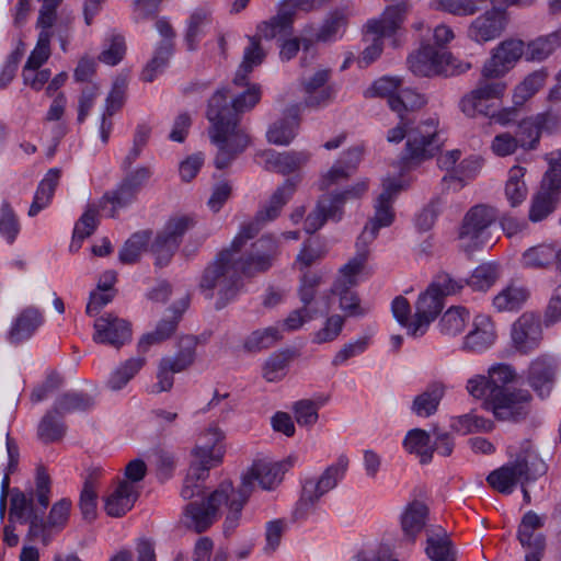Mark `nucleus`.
Wrapping results in <instances>:
<instances>
[{"label":"nucleus","instance_id":"obj_1","mask_svg":"<svg viewBox=\"0 0 561 561\" xmlns=\"http://www.w3.org/2000/svg\"><path fill=\"white\" fill-rule=\"evenodd\" d=\"M291 466L290 458L282 462L266 459L253 461L241 476V483L237 489L231 481H224L207 497L190 502L184 507L183 525L195 533H204L220 517V507L226 506L224 531H234L240 524L242 510L255 490V483L263 490H274Z\"/></svg>","mask_w":561,"mask_h":561},{"label":"nucleus","instance_id":"obj_2","mask_svg":"<svg viewBox=\"0 0 561 561\" xmlns=\"http://www.w3.org/2000/svg\"><path fill=\"white\" fill-rule=\"evenodd\" d=\"M297 183L298 180L293 178L287 179L278 186L255 216L240 226L230 245L222 249L215 260L205 267L198 288L206 299H213L216 291L215 308L217 310L224 309L232 301L242 287V273L234 260L236 252L245 248L248 242L254 239L267 222L279 216L282 208L295 194Z\"/></svg>","mask_w":561,"mask_h":561},{"label":"nucleus","instance_id":"obj_3","mask_svg":"<svg viewBox=\"0 0 561 561\" xmlns=\"http://www.w3.org/2000/svg\"><path fill=\"white\" fill-rule=\"evenodd\" d=\"M224 438L217 426H210L203 433L192 450L193 460L181 490L184 500L206 497L204 481L208 478L210 468L217 466L222 458V448L219 445Z\"/></svg>","mask_w":561,"mask_h":561},{"label":"nucleus","instance_id":"obj_4","mask_svg":"<svg viewBox=\"0 0 561 561\" xmlns=\"http://www.w3.org/2000/svg\"><path fill=\"white\" fill-rule=\"evenodd\" d=\"M35 494L41 508L38 514H34L32 517L26 538L30 541L41 540L46 546L49 543L53 535L66 526L71 502L68 499H61L56 502L51 506L47 519H44V513L49 504L50 494V479L44 468L37 469Z\"/></svg>","mask_w":561,"mask_h":561},{"label":"nucleus","instance_id":"obj_5","mask_svg":"<svg viewBox=\"0 0 561 561\" xmlns=\"http://www.w3.org/2000/svg\"><path fill=\"white\" fill-rule=\"evenodd\" d=\"M462 288V279H454L447 273L437 274L427 289L419 296L414 319L408 327V334L414 337L425 334L428 325L442 312L444 298L459 293Z\"/></svg>","mask_w":561,"mask_h":561},{"label":"nucleus","instance_id":"obj_6","mask_svg":"<svg viewBox=\"0 0 561 561\" xmlns=\"http://www.w3.org/2000/svg\"><path fill=\"white\" fill-rule=\"evenodd\" d=\"M546 471L547 466L540 458L529 450H523L515 460L489 473L486 481L494 490L503 494H511L515 485L519 483L524 500L529 503L530 495L525 485L537 480Z\"/></svg>","mask_w":561,"mask_h":561},{"label":"nucleus","instance_id":"obj_7","mask_svg":"<svg viewBox=\"0 0 561 561\" xmlns=\"http://www.w3.org/2000/svg\"><path fill=\"white\" fill-rule=\"evenodd\" d=\"M400 123L388 130L387 140L399 144L408 138L402 156L404 162H420L432 158L439 148L436 133L437 122L433 118L411 128L412 121L408 116L399 117Z\"/></svg>","mask_w":561,"mask_h":561},{"label":"nucleus","instance_id":"obj_8","mask_svg":"<svg viewBox=\"0 0 561 561\" xmlns=\"http://www.w3.org/2000/svg\"><path fill=\"white\" fill-rule=\"evenodd\" d=\"M231 92L228 88L217 90L208 102L206 116L216 128V137L218 138L225 130L224 124L229 128L239 127V115L245 111L253 108L261 99L259 85H252L248 90L232 98L229 102L228 98Z\"/></svg>","mask_w":561,"mask_h":561},{"label":"nucleus","instance_id":"obj_9","mask_svg":"<svg viewBox=\"0 0 561 561\" xmlns=\"http://www.w3.org/2000/svg\"><path fill=\"white\" fill-rule=\"evenodd\" d=\"M347 467L348 458L345 455H341L336 462L329 466L319 478L306 479L294 511L295 519H306L314 511L321 496L334 489L339 481L343 479Z\"/></svg>","mask_w":561,"mask_h":561},{"label":"nucleus","instance_id":"obj_10","mask_svg":"<svg viewBox=\"0 0 561 561\" xmlns=\"http://www.w3.org/2000/svg\"><path fill=\"white\" fill-rule=\"evenodd\" d=\"M411 71L420 77H453L471 68L469 62L455 58L450 53L431 44H424L408 59Z\"/></svg>","mask_w":561,"mask_h":561},{"label":"nucleus","instance_id":"obj_11","mask_svg":"<svg viewBox=\"0 0 561 561\" xmlns=\"http://www.w3.org/2000/svg\"><path fill=\"white\" fill-rule=\"evenodd\" d=\"M506 88L507 85L502 79L495 76H485L484 69H482L474 89L461 98L459 108L467 117L471 118L493 116L495 103L502 99Z\"/></svg>","mask_w":561,"mask_h":561},{"label":"nucleus","instance_id":"obj_12","mask_svg":"<svg viewBox=\"0 0 561 561\" xmlns=\"http://www.w3.org/2000/svg\"><path fill=\"white\" fill-rule=\"evenodd\" d=\"M496 218V209L486 205H476L467 211L459 231V240L465 252L471 254L476 250L494 244L489 229Z\"/></svg>","mask_w":561,"mask_h":561},{"label":"nucleus","instance_id":"obj_13","mask_svg":"<svg viewBox=\"0 0 561 561\" xmlns=\"http://www.w3.org/2000/svg\"><path fill=\"white\" fill-rule=\"evenodd\" d=\"M367 183L358 182L341 192L323 194L319 197L316 208L305 220V230L312 234L328 220L340 221L343 217V206L347 201L359 198L367 192Z\"/></svg>","mask_w":561,"mask_h":561},{"label":"nucleus","instance_id":"obj_14","mask_svg":"<svg viewBox=\"0 0 561 561\" xmlns=\"http://www.w3.org/2000/svg\"><path fill=\"white\" fill-rule=\"evenodd\" d=\"M244 248L236 252V263L243 276L253 277L270 271L280 255L279 239L264 234L254 241L250 250L243 253Z\"/></svg>","mask_w":561,"mask_h":561},{"label":"nucleus","instance_id":"obj_15","mask_svg":"<svg viewBox=\"0 0 561 561\" xmlns=\"http://www.w3.org/2000/svg\"><path fill=\"white\" fill-rule=\"evenodd\" d=\"M367 256L368 252L366 250L356 252V255L341 267L339 278L329 290L330 297H339L340 309L346 316H362L364 313L359 305V298L353 287L357 285L356 277L362 272Z\"/></svg>","mask_w":561,"mask_h":561},{"label":"nucleus","instance_id":"obj_16","mask_svg":"<svg viewBox=\"0 0 561 561\" xmlns=\"http://www.w3.org/2000/svg\"><path fill=\"white\" fill-rule=\"evenodd\" d=\"M408 11L405 3L389 5L380 19L369 20L366 24L367 32L376 34L377 37L362 54L358 62L360 67H367L375 61L382 51V36H390L401 26Z\"/></svg>","mask_w":561,"mask_h":561},{"label":"nucleus","instance_id":"obj_17","mask_svg":"<svg viewBox=\"0 0 561 561\" xmlns=\"http://www.w3.org/2000/svg\"><path fill=\"white\" fill-rule=\"evenodd\" d=\"M401 190L400 184L390 182L383 185V191L378 196L375 203V215L364 227L363 232L357 239L356 248L357 252L359 250H367L369 243H371L378 232L383 227H389L394 220V211L392 208V203L394 196Z\"/></svg>","mask_w":561,"mask_h":561},{"label":"nucleus","instance_id":"obj_18","mask_svg":"<svg viewBox=\"0 0 561 561\" xmlns=\"http://www.w3.org/2000/svg\"><path fill=\"white\" fill-rule=\"evenodd\" d=\"M531 394L525 389L496 390L489 403V411L499 421L518 423L530 413Z\"/></svg>","mask_w":561,"mask_h":561},{"label":"nucleus","instance_id":"obj_19","mask_svg":"<svg viewBox=\"0 0 561 561\" xmlns=\"http://www.w3.org/2000/svg\"><path fill=\"white\" fill-rule=\"evenodd\" d=\"M193 226V218L187 216L172 218L167 222L151 245V252L156 255V265L162 267L169 264L183 236Z\"/></svg>","mask_w":561,"mask_h":561},{"label":"nucleus","instance_id":"obj_20","mask_svg":"<svg viewBox=\"0 0 561 561\" xmlns=\"http://www.w3.org/2000/svg\"><path fill=\"white\" fill-rule=\"evenodd\" d=\"M322 283V276L316 272L307 271L300 277L298 297L304 310H309V318L324 316L331 309L329 291L319 294V287Z\"/></svg>","mask_w":561,"mask_h":561},{"label":"nucleus","instance_id":"obj_21","mask_svg":"<svg viewBox=\"0 0 561 561\" xmlns=\"http://www.w3.org/2000/svg\"><path fill=\"white\" fill-rule=\"evenodd\" d=\"M523 56L525 57V44L522 39H505L492 50L482 69L485 76L502 79Z\"/></svg>","mask_w":561,"mask_h":561},{"label":"nucleus","instance_id":"obj_22","mask_svg":"<svg viewBox=\"0 0 561 561\" xmlns=\"http://www.w3.org/2000/svg\"><path fill=\"white\" fill-rule=\"evenodd\" d=\"M224 128L227 130L218 138L216 137L217 130L213 124L209 130L211 141L218 146V152L214 162L216 168L220 170L227 168L249 144L248 136L241 128H229L225 124Z\"/></svg>","mask_w":561,"mask_h":561},{"label":"nucleus","instance_id":"obj_23","mask_svg":"<svg viewBox=\"0 0 561 561\" xmlns=\"http://www.w3.org/2000/svg\"><path fill=\"white\" fill-rule=\"evenodd\" d=\"M93 341L100 344L111 345L121 348L131 340V328L129 322L113 313H105L98 318L93 324Z\"/></svg>","mask_w":561,"mask_h":561},{"label":"nucleus","instance_id":"obj_24","mask_svg":"<svg viewBox=\"0 0 561 561\" xmlns=\"http://www.w3.org/2000/svg\"><path fill=\"white\" fill-rule=\"evenodd\" d=\"M512 342L516 351L528 354L539 347L542 340L540 318L534 313H523L512 325Z\"/></svg>","mask_w":561,"mask_h":561},{"label":"nucleus","instance_id":"obj_25","mask_svg":"<svg viewBox=\"0 0 561 561\" xmlns=\"http://www.w3.org/2000/svg\"><path fill=\"white\" fill-rule=\"evenodd\" d=\"M505 26V10L493 8L471 22L468 36L476 43L483 44L500 37Z\"/></svg>","mask_w":561,"mask_h":561},{"label":"nucleus","instance_id":"obj_26","mask_svg":"<svg viewBox=\"0 0 561 561\" xmlns=\"http://www.w3.org/2000/svg\"><path fill=\"white\" fill-rule=\"evenodd\" d=\"M188 307V297L182 298L176 305L172 306L157 324L153 332L142 335L137 345L138 353L146 354L153 344L161 343L169 339L176 330L182 313Z\"/></svg>","mask_w":561,"mask_h":561},{"label":"nucleus","instance_id":"obj_27","mask_svg":"<svg viewBox=\"0 0 561 561\" xmlns=\"http://www.w3.org/2000/svg\"><path fill=\"white\" fill-rule=\"evenodd\" d=\"M496 339L494 323L485 314H478L472 322V329L466 335L462 348L468 352L480 353L490 348Z\"/></svg>","mask_w":561,"mask_h":561},{"label":"nucleus","instance_id":"obj_28","mask_svg":"<svg viewBox=\"0 0 561 561\" xmlns=\"http://www.w3.org/2000/svg\"><path fill=\"white\" fill-rule=\"evenodd\" d=\"M557 365L549 356H539L528 368V382L541 397H548L556 379Z\"/></svg>","mask_w":561,"mask_h":561},{"label":"nucleus","instance_id":"obj_29","mask_svg":"<svg viewBox=\"0 0 561 561\" xmlns=\"http://www.w3.org/2000/svg\"><path fill=\"white\" fill-rule=\"evenodd\" d=\"M43 322V313L37 308L26 307L13 320L8 332V341L11 344H20L30 340Z\"/></svg>","mask_w":561,"mask_h":561},{"label":"nucleus","instance_id":"obj_30","mask_svg":"<svg viewBox=\"0 0 561 561\" xmlns=\"http://www.w3.org/2000/svg\"><path fill=\"white\" fill-rule=\"evenodd\" d=\"M300 105L289 106L284 117L268 128L266 137L268 142L277 146H287L296 137L299 127Z\"/></svg>","mask_w":561,"mask_h":561},{"label":"nucleus","instance_id":"obj_31","mask_svg":"<svg viewBox=\"0 0 561 561\" xmlns=\"http://www.w3.org/2000/svg\"><path fill=\"white\" fill-rule=\"evenodd\" d=\"M260 157L263 159L264 168L267 171L288 174L306 164L310 154L306 151L276 152L274 150H265Z\"/></svg>","mask_w":561,"mask_h":561},{"label":"nucleus","instance_id":"obj_32","mask_svg":"<svg viewBox=\"0 0 561 561\" xmlns=\"http://www.w3.org/2000/svg\"><path fill=\"white\" fill-rule=\"evenodd\" d=\"M427 517L428 508L424 503L413 501L407 506L401 516V529L403 539L407 542L414 543L417 535L423 529L435 528L434 526L426 525Z\"/></svg>","mask_w":561,"mask_h":561},{"label":"nucleus","instance_id":"obj_33","mask_svg":"<svg viewBox=\"0 0 561 561\" xmlns=\"http://www.w3.org/2000/svg\"><path fill=\"white\" fill-rule=\"evenodd\" d=\"M425 553L431 561H456V550L442 527L426 529Z\"/></svg>","mask_w":561,"mask_h":561},{"label":"nucleus","instance_id":"obj_34","mask_svg":"<svg viewBox=\"0 0 561 561\" xmlns=\"http://www.w3.org/2000/svg\"><path fill=\"white\" fill-rule=\"evenodd\" d=\"M138 495L135 485L127 481H121L105 499V512L112 517H121L133 508Z\"/></svg>","mask_w":561,"mask_h":561},{"label":"nucleus","instance_id":"obj_35","mask_svg":"<svg viewBox=\"0 0 561 561\" xmlns=\"http://www.w3.org/2000/svg\"><path fill=\"white\" fill-rule=\"evenodd\" d=\"M444 394L445 386L438 381L432 382L413 399L411 411L420 417H430L436 413Z\"/></svg>","mask_w":561,"mask_h":561},{"label":"nucleus","instance_id":"obj_36","mask_svg":"<svg viewBox=\"0 0 561 561\" xmlns=\"http://www.w3.org/2000/svg\"><path fill=\"white\" fill-rule=\"evenodd\" d=\"M249 46L243 51L242 62L233 79V84L239 87L248 84V75L252 72L254 67L260 66L266 56L265 50L261 46L260 38L252 36L249 37Z\"/></svg>","mask_w":561,"mask_h":561},{"label":"nucleus","instance_id":"obj_37","mask_svg":"<svg viewBox=\"0 0 561 561\" xmlns=\"http://www.w3.org/2000/svg\"><path fill=\"white\" fill-rule=\"evenodd\" d=\"M482 167V161L478 157H469L463 159L460 164L450 173L446 174L442 179L443 190H449L453 187L454 191L462 188L466 184V180L473 179Z\"/></svg>","mask_w":561,"mask_h":561},{"label":"nucleus","instance_id":"obj_38","mask_svg":"<svg viewBox=\"0 0 561 561\" xmlns=\"http://www.w3.org/2000/svg\"><path fill=\"white\" fill-rule=\"evenodd\" d=\"M34 497H36L35 492L26 496L25 493L14 490L11 496L9 522L27 523L30 528L33 515L39 512V508L34 506Z\"/></svg>","mask_w":561,"mask_h":561},{"label":"nucleus","instance_id":"obj_39","mask_svg":"<svg viewBox=\"0 0 561 561\" xmlns=\"http://www.w3.org/2000/svg\"><path fill=\"white\" fill-rule=\"evenodd\" d=\"M145 354L138 353L136 357L128 358L122 363L107 379V387L117 391L123 389L145 366Z\"/></svg>","mask_w":561,"mask_h":561},{"label":"nucleus","instance_id":"obj_40","mask_svg":"<svg viewBox=\"0 0 561 561\" xmlns=\"http://www.w3.org/2000/svg\"><path fill=\"white\" fill-rule=\"evenodd\" d=\"M61 171L59 169H50L45 178L41 181L33 203L28 209V216H36L42 209H44L49 203L58 185Z\"/></svg>","mask_w":561,"mask_h":561},{"label":"nucleus","instance_id":"obj_41","mask_svg":"<svg viewBox=\"0 0 561 561\" xmlns=\"http://www.w3.org/2000/svg\"><path fill=\"white\" fill-rule=\"evenodd\" d=\"M403 446L408 453L416 454L422 465L428 463L433 458L431 436L424 430H410L405 435Z\"/></svg>","mask_w":561,"mask_h":561},{"label":"nucleus","instance_id":"obj_42","mask_svg":"<svg viewBox=\"0 0 561 561\" xmlns=\"http://www.w3.org/2000/svg\"><path fill=\"white\" fill-rule=\"evenodd\" d=\"M560 46L561 35L554 31L529 42L525 48V59L528 61H541Z\"/></svg>","mask_w":561,"mask_h":561},{"label":"nucleus","instance_id":"obj_43","mask_svg":"<svg viewBox=\"0 0 561 561\" xmlns=\"http://www.w3.org/2000/svg\"><path fill=\"white\" fill-rule=\"evenodd\" d=\"M557 249L552 244H538L523 253V265L529 268H548L556 265Z\"/></svg>","mask_w":561,"mask_h":561},{"label":"nucleus","instance_id":"obj_44","mask_svg":"<svg viewBox=\"0 0 561 561\" xmlns=\"http://www.w3.org/2000/svg\"><path fill=\"white\" fill-rule=\"evenodd\" d=\"M138 193L122 180L116 190L106 192L100 201V207L105 208L106 204H111L112 208L110 217H116L118 208H125L137 199Z\"/></svg>","mask_w":561,"mask_h":561},{"label":"nucleus","instance_id":"obj_45","mask_svg":"<svg viewBox=\"0 0 561 561\" xmlns=\"http://www.w3.org/2000/svg\"><path fill=\"white\" fill-rule=\"evenodd\" d=\"M560 197L556 193H549L546 188H539V191L533 196L529 220L533 222H539L546 219L550 214L554 211Z\"/></svg>","mask_w":561,"mask_h":561},{"label":"nucleus","instance_id":"obj_46","mask_svg":"<svg viewBox=\"0 0 561 561\" xmlns=\"http://www.w3.org/2000/svg\"><path fill=\"white\" fill-rule=\"evenodd\" d=\"M282 339L277 327H268L251 332L243 342V348L249 353H257L271 348Z\"/></svg>","mask_w":561,"mask_h":561},{"label":"nucleus","instance_id":"obj_47","mask_svg":"<svg viewBox=\"0 0 561 561\" xmlns=\"http://www.w3.org/2000/svg\"><path fill=\"white\" fill-rule=\"evenodd\" d=\"M50 36L51 33L49 31L39 32L36 46L32 50L23 68L22 77H25L26 79L30 78V73L38 70L39 67L47 61L50 56Z\"/></svg>","mask_w":561,"mask_h":561},{"label":"nucleus","instance_id":"obj_48","mask_svg":"<svg viewBox=\"0 0 561 561\" xmlns=\"http://www.w3.org/2000/svg\"><path fill=\"white\" fill-rule=\"evenodd\" d=\"M96 483L98 471L93 470L87 477L80 494L79 506L83 518L88 522L96 517Z\"/></svg>","mask_w":561,"mask_h":561},{"label":"nucleus","instance_id":"obj_49","mask_svg":"<svg viewBox=\"0 0 561 561\" xmlns=\"http://www.w3.org/2000/svg\"><path fill=\"white\" fill-rule=\"evenodd\" d=\"M351 12L347 9H336L325 19L318 33V39L330 42L340 36L346 28Z\"/></svg>","mask_w":561,"mask_h":561},{"label":"nucleus","instance_id":"obj_50","mask_svg":"<svg viewBox=\"0 0 561 561\" xmlns=\"http://www.w3.org/2000/svg\"><path fill=\"white\" fill-rule=\"evenodd\" d=\"M94 404L92 397L81 392H65L54 404V411L62 416L67 413L87 411Z\"/></svg>","mask_w":561,"mask_h":561},{"label":"nucleus","instance_id":"obj_51","mask_svg":"<svg viewBox=\"0 0 561 561\" xmlns=\"http://www.w3.org/2000/svg\"><path fill=\"white\" fill-rule=\"evenodd\" d=\"M151 238L150 230L137 231L124 243L118 259L123 264L136 263Z\"/></svg>","mask_w":561,"mask_h":561},{"label":"nucleus","instance_id":"obj_52","mask_svg":"<svg viewBox=\"0 0 561 561\" xmlns=\"http://www.w3.org/2000/svg\"><path fill=\"white\" fill-rule=\"evenodd\" d=\"M470 320L469 311L463 307H451L440 318L439 330L444 335L460 334Z\"/></svg>","mask_w":561,"mask_h":561},{"label":"nucleus","instance_id":"obj_53","mask_svg":"<svg viewBox=\"0 0 561 561\" xmlns=\"http://www.w3.org/2000/svg\"><path fill=\"white\" fill-rule=\"evenodd\" d=\"M57 415L59 414L53 408L46 412L38 424L37 435L45 444L57 442L66 434V425Z\"/></svg>","mask_w":561,"mask_h":561},{"label":"nucleus","instance_id":"obj_54","mask_svg":"<svg viewBox=\"0 0 561 561\" xmlns=\"http://www.w3.org/2000/svg\"><path fill=\"white\" fill-rule=\"evenodd\" d=\"M174 49V44L160 43L147 66L141 72V79L146 82H152L167 67Z\"/></svg>","mask_w":561,"mask_h":561},{"label":"nucleus","instance_id":"obj_55","mask_svg":"<svg viewBox=\"0 0 561 561\" xmlns=\"http://www.w3.org/2000/svg\"><path fill=\"white\" fill-rule=\"evenodd\" d=\"M174 49V44L160 43L147 66L141 72V79L146 82H152L167 67Z\"/></svg>","mask_w":561,"mask_h":561},{"label":"nucleus","instance_id":"obj_56","mask_svg":"<svg viewBox=\"0 0 561 561\" xmlns=\"http://www.w3.org/2000/svg\"><path fill=\"white\" fill-rule=\"evenodd\" d=\"M426 103L424 95L412 89H402L396 98H390L389 107L398 114L399 117L405 116V112H413L421 108Z\"/></svg>","mask_w":561,"mask_h":561},{"label":"nucleus","instance_id":"obj_57","mask_svg":"<svg viewBox=\"0 0 561 561\" xmlns=\"http://www.w3.org/2000/svg\"><path fill=\"white\" fill-rule=\"evenodd\" d=\"M211 13L206 9H196L190 16L185 33V44L188 50L197 47L198 38L204 34V27L210 23Z\"/></svg>","mask_w":561,"mask_h":561},{"label":"nucleus","instance_id":"obj_58","mask_svg":"<svg viewBox=\"0 0 561 561\" xmlns=\"http://www.w3.org/2000/svg\"><path fill=\"white\" fill-rule=\"evenodd\" d=\"M515 138L522 149L529 151L537 149L541 131L534 116L526 117L518 123Z\"/></svg>","mask_w":561,"mask_h":561},{"label":"nucleus","instance_id":"obj_59","mask_svg":"<svg viewBox=\"0 0 561 561\" xmlns=\"http://www.w3.org/2000/svg\"><path fill=\"white\" fill-rule=\"evenodd\" d=\"M525 172V168L519 165L513 167L508 172L505 196L513 207L520 204L527 195V187L523 180Z\"/></svg>","mask_w":561,"mask_h":561},{"label":"nucleus","instance_id":"obj_60","mask_svg":"<svg viewBox=\"0 0 561 561\" xmlns=\"http://www.w3.org/2000/svg\"><path fill=\"white\" fill-rule=\"evenodd\" d=\"M499 277L497 267L492 263H484L474 268L471 276L463 282L473 290L485 291L491 288Z\"/></svg>","mask_w":561,"mask_h":561},{"label":"nucleus","instance_id":"obj_61","mask_svg":"<svg viewBox=\"0 0 561 561\" xmlns=\"http://www.w3.org/2000/svg\"><path fill=\"white\" fill-rule=\"evenodd\" d=\"M195 341L193 337L182 340V346L174 357H164L161 360L169 366L173 373H181L190 367L195 359Z\"/></svg>","mask_w":561,"mask_h":561},{"label":"nucleus","instance_id":"obj_62","mask_svg":"<svg viewBox=\"0 0 561 561\" xmlns=\"http://www.w3.org/2000/svg\"><path fill=\"white\" fill-rule=\"evenodd\" d=\"M528 291L520 287L508 286L493 299V306L499 311H510L519 308L527 299Z\"/></svg>","mask_w":561,"mask_h":561},{"label":"nucleus","instance_id":"obj_63","mask_svg":"<svg viewBox=\"0 0 561 561\" xmlns=\"http://www.w3.org/2000/svg\"><path fill=\"white\" fill-rule=\"evenodd\" d=\"M293 25L285 23L283 19H277V15L272 16L267 21H263L257 25V38H265L267 41L276 36H287L291 33Z\"/></svg>","mask_w":561,"mask_h":561},{"label":"nucleus","instance_id":"obj_64","mask_svg":"<svg viewBox=\"0 0 561 561\" xmlns=\"http://www.w3.org/2000/svg\"><path fill=\"white\" fill-rule=\"evenodd\" d=\"M98 208L94 205H89L79 220L76 222L73 232H76V238L79 240H84L90 237L99 225L98 218Z\"/></svg>","mask_w":561,"mask_h":561}]
</instances>
